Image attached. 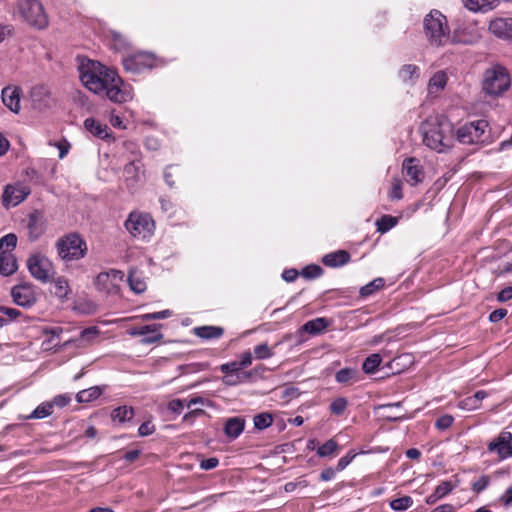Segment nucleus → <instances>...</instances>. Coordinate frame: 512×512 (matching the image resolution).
<instances>
[{
  "instance_id": "1",
  "label": "nucleus",
  "mask_w": 512,
  "mask_h": 512,
  "mask_svg": "<svg viewBox=\"0 0 512 512\" xmlns=\"http://www.w3.org/2000/svg\"><path fill=\"white\" fill-rule=\"evenodd\" d=\"M80 79L83 85L95 94L104 93L115 103H124L132 98L131 90L117 72L107 68L99 62L90 61L80 70Z\"/></svg>"
},
{
  "instance_id": "2",
  "label": "nucleus",
  "mask_w": 512,
  "mask_h": 512,
  "mask_svg": "<svg viewBox=\"0 0 512 512\" xmlns=\"http://www.w3.org/2000/svg\"><path fill=\"white\" fill-rule=\"evenodd\" d=\"M420 130L423 143L432 150L441 153L453 145V124L443 115L430 116L421 124Z\"/></svg>"
},
{
  "instance_id": "3",
  "label": "nucleus",
  "mask_w": 512,
  "mask_h": 512,
  "mask_svg": "<svg viewBox=\"0 0 512 512\" xmlns=\"http://www.w3.org/2000/svg\"><path fill=\"white\" fill-rule=\"evenodd\" d=\"M55 248L59 258L68 263L84 258L88 251L86 241L78 233H69L60 237Z\"/></svg>"
},
{
  "instance_id": "4",
  "label": "nucleus",
  "mask_w": 512,
  "mask_h": 512,
  "mask_svg": "<svg viewBox=\"0 0 512 512\" xmlns=\"http://www.w3.org/2000/svg\"><path fill=\"white\" fill-rule=\"evenodd\" d=\"M424 31L429 43L442 46L449 39L446 17L438 10H432L424 18Z\"/></svg>"
},
{
  "instance_id": "5",
  "label": "nucleus",
  "mask_w": 512,
  "mask_h": 512,
  "mask_svg": "<svg viewBox=\"0 0 512 512\" xmlns=\"http://www.w3.org/2000/svg\"><path fill=\"white\" fill-rule=\"evenodd\" d=\"M17 7L23 20L31 27L42 30L48 24V16L38 0H18Z\"/></svg>"
},
{
  "instance_id": "6",
  "label": "nucleus",
  "mask_w": 512,
  "mask_h": 512,
  "mask_svg": "<svg viewBox=\"0 0 512 512\" xmlns=\"http://www.w3.org/2000/svg\"><path fill=\"white\" fill-rule=\"evenodd\" d=\"M510 87V76L502 66H494L484 73L482 89L485 94L499 96Z\"/></svg>"
},
{
  "instance_id": "7",
  "label": "nucleus",
  "mask_w": 512,
  "mask_h": 512,
  "mask_svg": "<svg viewBox=\"0 0 512 512\" xmlns=\"http://www.w3.org/2000/svg\"><path fill=\"white\" fill-rule=\"evenodd\" d=\"M126 230L135 238L146 239L152 236L155 223L147 213L131 212L124 223Z\"/></svg>"
},
{
  "instance_id": "8",
  "label": "nucleus",
  "mask_w": 512,
  "mask_h": 512,
  "mask_svg": "<svg viewBox=\"0 0 512 512\" xmlns=\"http://www.w3.org/2000/svg\"><path fill=\"white\" fill-rule=\"evenodd\" d=\"M27 268L30 274L42 283L50 282L55 274L54 265L51 260L40 253L29 256Z\"/></svg>"
},
{
  "instance_id": "9",
  "label": "nucleus",
  "mask_w": 512,
  "mask_h": 512,
  "mask_svg": "<svg viewBox=\"0 0 512 512\" xmlns=\"http://www.w3.org/2000/svg\"><path fill=\"white\" fill-rule=\"evenodd\" d=\"M122 63L127 72L139 74L156 67L157 58L149 52H137L123 58Z\"/></svg>"
},
{
  "instance_id": "10",
  "label": "nucleus",
  "mask_w": 512,
  "mask_h": 512,
  "mask_svg": "<svg viewBox=\"0 0 512 512\" xmlns=\"http://www.w3.org/2000/svg\"><path fill=\"white\" fill-rule=\"evenodd\" d=\"M486 127L487 122L485 120L466 123L456 131V139L458 142L465 145L479 143Z\"/></svg>"
},
{
  "instance_id": "11",
  "label": "nucleus",
  "mask_w": 512,
  "mask_h": 512,
  "mask_svg": "<svg viewBox=\"0 0 512 512\" xmlns=\"http://www.w3.org/2000/svg\"><path fill=\"white\" fill-rule=\"evenodd\" d=\"M11 296L16 305L25 308L33 306L37 301L34 286L29 283L14 286L11 289Z\"/></svg>"
},
{
  "instance_id": "12",
  "label": "nucleus",
  "mask_w": 512,
  "mask_h": 512,
  "mask_svg": "<svg viewBox=\"0 0 512 512\" xmlns=\"http://www.w3.org/2000/svg\"><path fill=\"white\" fill-rule=\"evenodd\" d=\"M488 31L496 38L512 42V17H497L488 25Z\"/></svg>"
},
{
  "instance_id": "13",
  "label": "nucleus",
  "mask_w": 512,
  "mask_h": 512,
  "mask_svg": "<svg viewBox=\"0 0 512 512\" xmlns=\"http://www.w3.org/2000/svg\"><path fill=\"white\" fill-rule=\"evenodd\" d=\"M512 434L502 431L493 441L488 444V451L496 452L500 459L512 456Z\"/></svg>"
},
{
  "instance_id": "14",
  "label": "nucleus",
  "mask_w": 512,
  "mask_h": 512,
  "mask_svg": "<svg viewBox=\"0 0 512 512\" xmlns=\"http://www.w3.org/2000/svg\"><path fill=\"white\" fill-rule=\"evenodd\" d=\"M30 190L22 185H7L2 195L5 207L17 206L29 195Z\"/></svg>"
},
{
  "instance_id": "15",
  "label": "nucleus",
  "mask_w": 512,
  "mask_h": 512,
  "mask_svg": "<svg viewBox=\"0 0 512 512\" xmlns=\"http://www.w3.org/2000/svg\"><path fill=\"white\" fill-rule=\"evenodd\" d=\"M402 170L405 174L406 181L411 186H416L423 181L424 171L417 158L411 157L405 159L402 165Z\"/></svg>"
},
{
  "instance_id": "16",
  "label": "nucleus",
  "mask_w": 512,
  "mask_h": 512,
  "mask_svg": "<svg viewBox=\"0 0 512 512\" xmlns=\"http://www.w3.org/2000/svg\"><path fill=\"white\" fill-rule=\"evenodd\" d=\"M3 104L12 112L19 113L21 89L17 86H7L1 92Z\"/></svg>"
},
{
  "instance_id": "17",
  "label": "nucleus",
  "mask_w": 512,
  "mask_h": 512,
  "mask_svg": "<svg viewBox=\"0 0 512 512\" xmlns=\"http://www.w3.org/2000/svg\"><path fill=\"white\" fill-rule=\"evenodd\" d=\"M27 229L31 240H37L44 233L45 225L41 212L35 210L28 215Z\"/></svg>"
},
{
  "instance_id": "18",
  "label": "nucleus",
  "mask_w": 512,
  "mask_h": 512,
  "mask_svg": "<svg viewBox=\"0 0 512 512\" xmlns=\"http://www.w3.org/2000/svg\"><path fill=\"white\" fill-rule=\"evenodd\" d=\"M245 419L240 416L228 418L224 424V433L229 439H236L244 431Z\"/></svg>"
},
{
  "instance_id": "19",
  "label": "nucleus",
  "mask_w": 512,
  "mask_h": 512,
  "mask_svg": "<svg viewBox=\"0 0 512 512\" xmlns=\"http://www.w3.org/2000/svg\"><path fill=\"white\" fill-rule=\"evenodd\" d=\"M351 256L346 250H337L323 256L322 263L327 267H341L347 264Z\"/></svg>"
},
{
  "instance_id": "20",
  "label": "nucleus",
  "mask_w": 512,
  "mask_h": 512,
  "mask_svg": "<svg viewBox=\"0 0 512 512\" xmlns=\"http://www.w3.org/2000/svg\"><path fill=\"white\" fill-rule=\"evenodd\" d=\"M18 269L17 260L13 253L8 251L0 254V274L10 276Z\"/></svg>"
},
{
  "instance_id": "21",
  "label": "nucleus",
  "mask_w": 512,
  "mask_h": 512,
  "mask_svg": "<svg viewBox=\"0 0 512 512\" xmlns=\"http://www.w3.org/2000/svg\"><path fill=\"white\" fill-rule=\"evenodd\" d=\"M464 6L472 12H487L494 9L499 0H462Z\"/></svg>"
},
{
  "instance_id": "22",
  "label": "nucleus",
  "mask_w": 512,
  "mask_h": 512,
  "mask_svg": "<svg viewBox=\"0 0 512 512\" xmlns=\"http://www.w3.org/2000/svg\"><path fill=\"white\" fill-rule=\"evenodd\" d=\"M84 127L92 135H94L100 139H106L107 137H109L108 126L106 124H102L101 122L95 120L94 118H87L84 121Z\"/></svg>"
},
{
  "instance_id": "23",
  "label": "nucleus",
  "mask_w": 512,
  "mask_h": 512,
  "mask_svg": "<svg viewBox=\"0 0 512 512\" xmlns=\"http://www.w3.org/2000/svg\"><path fill=\"white\" fill-rule=\"evenodd\" d=\"M330 324L327 318L319 317L306 322L302 326V330L311 335H318L323 332Z\"/></svg>"
},
{
  "instance_id": "24",
  "label": "nucleus",
  "mask_w": 512,
  "mask_h": 512,
  "mask_svg": "<svg viewBox=\"0 0 512 512\" xmlns=\"http://www.w3.org/2000/svg\"><path fill=\"white\" fill-rule=\"evenodd\" d=\"M224 333V329L219 326H200L194 328V334L202 339H217Z\"/></svg>"
},
{
  "instance_id": "25",
  "label": "nucleus",
  "mask_w": 512,
  "mask_h": 512,
  "mask_svg": "<svg viewBox=\"0 0 512 512\" xmlns=\"http://www.w3.org/2000/svg\"><path fill=\"white\" fill-rule=\"evenodd\" d=\"M420 69L418 66L413 64H406L399 70V78L404 83L414 84L419 78Z\"/></svg>"
},
{
  "instance_id": "26",
  "label": "nucleus",
  "mask_w": 512,
  "mask_h": 512,
  "mask_svg": "<svg viewBox=\"0 0 512 512\" xmlns=\"http://www.w3.org/2000/svg\"><path fill=\"white\" fill-rule=\"evenodd\" d=\"M54 291L53 294L61 299H68V295L71 293L68 280L64 276H59L53 280Z\"/></svg>"
},
{
  "instance_id": "27",
  "label": "nucleus",
  "mask_w": 512,
  "mask_h": 512,
  "mask_svg": "<svg viewBox=\"0 0 512 512\" xmlns=\"http://www.w3.org/2000/svg\"><path fill=\"white\" fill-rule=\"evenodd\" d=\"M447 75L443 71H437L429 80L428 89L430 93H437L443 90L447 84Z\"/></svg>"
},
{
  "instance_id": "28",
  "label": "nucleus",
  "mask_w": 512,
  "mask_h": 512,
  "mask_svg": "<svg viewBox=\"0 0 512 512\" xmlns=\"http://www.w3.org/2000/svg\"><path fill=\"white\" fill-rule=\"evenodd\" d=\"M128 283L131 290L137 294H140L146 290V283L137 270H130L128 275Z\"/></svg>"
},
{
  "instance_id": "29",
  "label": "nucleus",
  "mask_w": 512,
  "mask_h": 512,
  "mask_svg": "<svg viewBox=\"0 0 512 512\" xmlns=\"http://www.w3.org/2000/svg\"><path fill=\"white\" fill-rule=\"evenodd\" d=\"M102 393L99 386H93L88 389L81 390L77 393L76 399L80 403H88L97 399Z\"/></svg>"
},
{
  "instance_id": "30",
  "label": "nucleus",
  "mask_w": 512,
  "mask_h": 512,
  "mask_svg": "<svg viewBox=\"0 0 512 512\" xmlns=\"http://www.w3.org/2000/svg\"><path fill=\"white\" fill-rule=\"evenodd\" d=\"M140 169L141 165L138 161H132L125 165L124 167V176L126 181L137 182L140 179Z\"/></svg>"
},
{
  "instance_id": "31",
  "label": "nucleus",
  "mask_w": 512,
  "mask_h": 512,
  "mask_svg": "<svg viewBox=\"0 0 512 512\" xmlns=\"http://www.w3.org/2000/svg\"><path fill=\"white\" fill-rule=\"evenodd\" d=\"M385 286V279L376 278L360 289L361 297H368Z\"/></svg>"
},
{
  "instance_id": "32",
  "label": "nucleus",
  "mask_w": 512,
  "mask_h": 512,
  "mask_svg": "<svg viewBox=\"0 0 512 512\" xmlns=\"http://www.w3.org/2000/svg\"><path fill=\"white\" fill-rule=\"evenodd\" d=\"M382 362V358L379 354H371L368 356L363 364L362 369L366 374H373Z\"/></svg>"
},
{
  "instance_id": "33",
  "label": "nucleus",
  "mask_w": 512,
  "mask_h": 512,
  "mask_svg": "<svg viewBox=\"0 0 512 512\" xmlns=\"http://www.w3.org/2000/svg\"><path fill=\"white\" fill-rule=\"evenodd\" d=\"M358 372L353 368H343L336 372L335 380L340 384H346L352 380H357Z\"/></svg>"
},
{
  "instance_id": "34",
  "label": "nucleus",
  "mask_w": 512,
  "mask_h": 512,
  "mask_svg": "<svg viewBox=\"0 0 512 512\" xmlns=\"http://www.w3.org/2000/svg\"><path fill=\"white\" fill-rule=\"evenodd\" d=\"M53 413V404L45 402L40 404L36 409L27 416V419H43L50 416Z\"/></svg>"
},
{
  "instance_id": "35",
  "label": "nucleus",
  "mask_w": 512,
  "mask_h": 512,
  "mask_svg": "<svg viewBox=\"0 0 512 512\" xmlns=\"http://www.w3.org/2000/svg\"><path fill=\"white\" fill-rule=\"evenodd\" d=\"M398 223V219L391 215H383L380 219L377 220L376 226L377 231L380 233H386L390 229H392Z\"/></svg>"
},
{
  "instance_id": "36",
  "label": "nucleus",
  "mask_w": 512,
  "mask_h": 512,
  "mask_svg": "<svg viewBox=\"0 0 512 512\" xmlns=\"http://www.w3.org/2000/svg\"><path fill=\"white\" fill-rule=\"evenodd\" d=\"M253 422H254V427L257 430H264V429L268 428L269 426H271V424L273 423V417L270 413L263 412V413H259V414L255 415L253 418Z\"/></svg>"
},
{
  "instance_id": "37",
  "label": "nucleus",
  "mask_w": 512,
  "mask_h": 512,
  "mask_svg": "<svg viewBox=\"0 0 512 512\" xmlns=\"http://www.w3.org/2000/svg\"><path fill=\"white\" fill-rule=\"evenodd\" d=\"M338 448H339L338 443L335 440L330 439L318 447L317 454L320 457L333 456L334 454L337 453Z\"/></svg>"
},
{
  "instance_id": "38",
  "label": "nucleus",
  "mask_w": 512,
  "mask_h": 512,
  "mask_svg": "<svg viewBox=\"0 0 512 512\" xmlns=\"http://www.w3.org/2000/svg\"><path fill=\"white\" fill-rule=\"evenodd\" d=\"M134 415L133 409L127 406H120L113 410L112 418L114 420H118L119 422H124L126 420H130Z\"/></svg>"
},
{
  "instance_id": "39",
  "label": "nucleus",
  "mask_w": 512,
  "mask_h": 512,
  "mask_svg": "<svg viewBox=\"0 0 512 512\" xmlns=\"http://www.w3.org/2000/svg\"><path fill=\"white\" fill-rule=\"evenodd\" d=\"M413 504V500L410 496H403L396 498L390 502L391 509L395 511H404L410 508Z\"/></svg>"
},
{
  "instance_id": "40",
  "label": "nucleus",
  "mask_w": 512,
  "mask_h": 512,
  "mask_svg": "<svg viewBox=\"0 0 512 512\" xmlns=\"http://www.w3.org/2000/svg\"><path fill=\"white\" fill-rule=\"evenodd\" d=\"M322 273L323 269L316 264L307 265L300 272L301 276L305 279H316L320 277Z\"/></svg>"
},
{
  "instance_id": "41",
  "label": "nucleus",
  "mask_w": 512,
  "mask_h": 512,
  "mask_svg": "<svg viewBox=\"0 0 512 512\" xmlns=\"http://www.w3.org/2000/svg\"><path fill=\"white\" fill-rule=\"evenodd\" d=\"M348 406V401L344 397H338L334 399L329 407V410L332 414L340 416L344 413Z\"/></svg>"
},
{
  "instance_id": "42",
  "label": "nucleus",
  "mask_w": 512,
  "mask_h": 512,
  "mask_svg": "<svg viewBox=\"0 0 512 512\" xmlns=\"http://www.w3.org/2000/svg\"><path fill=\"white\" fill-rule=\"evenodd\" d=\"M274 355L272 348L267 343H261L254 347V356L258 360L271 358Z\"/></svg>"
},
{
  "instance_id": "43",
  "label": "nucleus",
  "mask_w": 512,
  "mask_h": 512,
  "mask_svg": "<svg viewBox=\"0 0 512 512\" xmlns=\"http://www.w3.org/2000/svg\"><path fill=\"white\" fill-rule=\"evenodd\" d=\"M161 324H153V325H145V326H142V327H135V328H131L128 333L131 335V336H138V335H143L145 336L146 334L150 333V332H155V330H159L161 328Z\"/></svg>"
},
{
  "instance_id": "44",
  "label": "nucleus",
  "mask_w": 512,
  "mask_h": 512,
  "mask_svg": "<svg viewBox=\"0 0 512 512\" xmlns=\"http://www.w3.org/2000/svg\"><path fill=\"white\" fill-rule=\"evenodd\" d=\"M247 377V373H227L223 378V382L227 385L233 386L239 384L244 378Z\"/></svg>"
},
{
  "instance_id": "45",
  "label": "nucleus",
  "mask_w": 512,
  "mask_h": 512,
  "mask_svg": "<svg viewBox=\"0 0 512 512\" xmlns=\"http://www.w3.org/2000/svg\"><path fill=\"white\" fill-rule=\"evenodd\" d=\"M453 422H454V417L450 414H445V415L440 416L436 420L435 427L438 430L444 431V430L450 428L452 426Z\"/></svg>"
},
{
  "instance_id": "46",
  "label": "nucleus",
  "mask_w": 512,
  "mask_h": 512,
  "mask_svg": "<svg viewBox=\"0 0 512 512\" xmlns=\"http://www.w3.org/2000/svg\"><path fill=\"white\" fill-rule=\"evenodd\" d=\"M454 487L455 486L450 481H443L435 488L434 492L436 493V496L442 499L448 495Z\"/></svg>"
},
{
  "instance_id": "47",
  "label": "nucleus",
  "mask_w": 512,
  "mask_h": 512,
  "mask_svg": "<svg viewBox=\"0 0 512 512\" xmlns=\"http://www.w3.org/2000/svg\"><path fill=\"white\" fill-rule=\"evenodd\" d=\"M186 407V400L173 399L168 403V410L172 413L180 414Z\"/></svg>"
},
{
  "instance_id": "48",
  "label": "nucleus",
  "mask_w": 512,
  "mask_h": 512,
  "mask_svg": "<svg viewBox=\"0 0 512 512\" xmlns=\"http://www.w3.org/2000/svg\"><path fill=\"white\" fill-rule=\"evenodd\" d=\"M110 279V273L107 272H101L97 275L95 280V285L99 290H106L108 289V281Z\"/></svg>"
},
{
  "instance_id": "49",
  "label": "nucleus",
  "mask_w": 512,
  "mask_h": 512,
  "mask_svg": "<svg viewBox=\"0 0 512 512\" xmlns=\"http://www.w3.org/2000/svg\"><path fill=\"white\" fill-rule=\"evenodd\" d=\"M356 453H353V451L348 452L345 456L341 457L337 463L336 470L342 471L344 470L351 461L355 458Z\"/></svg>"
},
{
  "instance_id": "50",
  "label": "nucleus",
  "mask_w": 512,
  "mask_h": 512,
  "mask_svg": "<svg viewBox=\"0 0 512 512\" xmlns=\"http://www.w3.org/2000/svg\"><path fill=\"white\" fill-rule=\"evenodd\" d=\"M204 414H205V411L203 409L193 408V409H191V411H189L188 413H186L183 416V422L192 424L197 417L204 415Z\"/></svg>"
},
{
  "instance_id": "51",
  "label": "nucleus",
  "mask_w": 512,
  "mask_h": 512,
  "mask_svg": "<svg viewBox=\"0 0 512 512\" xmlns=\"http://www.w3.org/2000/svg\"><path fill=\"white\" fill-rule=\"evenodd\" d=\"M458 408L462 410H475L478 409V405L475 403V400L472 396L466 397L465 399L458 402Z\"/></svg>"
},
{
  "instance_id": "52",
  "label": "nucleus",
  "mask_w": 512,
  "mask_h": 512,
  "mask_svg": "<svg viewBox=\"0 0 512 512\" xmlns=\"http://www.w3.org/2000/svg\"><path fill=\"white\" fill-rule=\"evenodd\" d=\"M221 372L227 373H240L241 368L237 361L228 362L220 366Z\"/></svg>"
},
{
  "instance_id": "53",
  "label": "nucleus",
  "mask_w": 512,
  "mask_h": 512,
  "mask_svg": "<svg viewBox=\"0 0 512 512\" xmlns=\"http://www.w3.org/2000/svg\"><path fill=\"white\" fill-rule=\"evenodd\" d=\"M163 335L159 332V330H155V332H150L145 335V337L141 340L143 344H153L162 340Z\"/></svg>"
},
{
  "instance_id": "54",
  "label": "nucleus",
  "mask_w": 512,
  "mask_h": 512,
  "mask_svg": "<svg viewBox=\"0 0 512 512\" xmlns=\"http://www.w3.org/2000/svg\"><path fill=\"white\" fill-rule=\"evenodd\" d=\"M155 431V426L152 424L151 421H145L143 422L139 429L138 434L142 437L151 435Z\"/></svg>"
},
{
  "instance_id": "55",
  "label": "nucleus",
  "mask_w": 512,
  "mask_h": 512,
  "mask_svg": "<svg viewBox=\"0 0 512 512\" xmlns=\"http://www.w3.org/2000/svg\"><path fill=\"white\" fill-rule=\"evenodd\" d=\"M0 313L6 315L10 321L17 319L21 312L15 308L0 306Z\"/></svg>"
},
{
  "instance_id": "56",
  "label": "nucleus",
  "mask_w": 512,
  "mask_h": 512,
  "mask_svg": "<svg viewBox=\"0 0 512 512\" xmlns=\"http://www.w3.org/2000/svg\"><path fill=\"white\" fill-rule=\"evenodd\" d=\"M218 464H219L218 458L211 457V458H208V459H203L200 462V467L203 470H211V469L216 468L218 466Z\"/></svg>"
},
{
  "instance_id": "57",
  "label": "nucleus",
  "mask_w": 512,
  "mask_h": 512,
  "mask_svg": "<svg viewBox=\"0 0 512 512\" xmlns=\"http://www.w3.org/2000/svg\"><path fill=\"white\" fill-rule=\"evenodd\" d=\"M489 484V478L487 476L480 477L476 482L473 483L472 489L475 492L483 491Z\"/></svg>"
},
{
  "instance_id": "58",
  "label": "nucleus",
  "mask_w": 512,
  "mask_h": 512,
  "mask_svg": "<svg viewBox=\"0 0 512 512\" xmlns=\"http://www.w3.org/2000/svg\"><path fill=\"white\" fill-rule=\"evenodd\" d=\"M507 315V310L503 308L492 311L489 315L490 322L496 323L502 320Z\"/></svg>"
},
{
  "instance_id": "59",
  "label": "nucleus",
  "mask_w": 512,
  "mask_h": 512,
  "mask_svg": "<svg viewBox=\"0 0 512 512\" xmlns=\"http://www.w3.org/2000/svg\"><path fill=\"white\" fill-rule=\"evenodd\" d=\"M510 299H512V287L511 286L505 287L497 295V300L500 302H506Z\"/></svg>"
},
{
  "instance_id": "60",
  "label": "nucleus",
  "mask_w": 512,
  "mask_h": 512,
  "mask_svg": "<svg viewBox=\"0 0 512 512\" xmlns=\"http://www.w3.org/2000/svg\"><path fill=\"white\" fill-rule=\"evenodd\" d=\"M241 370L250 366L252 363V354L250 351H246L241 355V360L237 361Z\"/></svg>"
},
{
  "instance_id": "61",
  "label": "nucleus",
  "mask_w": 512,
  "mask_h": 512,
  "mask_svg": "<svg viewBox=\"0 0 512 512\" xmlns=\"http://www.w3.org/2000/svg\"><path fill=\"white\" fill-rule=\"evenodd\" d=\"M299 272L296 269H287L282 273V278L286 282H293L298 277Z\"/></svg>"
},
{
  "instance_id": "62",
  "label": "nucleus",
  "mask_w": 512,
  "mask_h": 512,
  "mask_svg": "<svg viewBox=\"0 0 512 512\" xmlns=\"http://www.w3.org/2000/svg\"><path fill=\"white\" fill-rule=\"evenodd\" d=\"M98 333H99V331H98L97 327H95V326L89 327L80 332V339L81 340L89 339L90 336H95Z\"/></svg>"
},
{
  "instance_id": "63",
  "label": "nucleus",
  "mask_w": 512,
  "mask_h": 512,
  "mask_svg": "<svg viewBox=\"0 0 512 512\" xmlns=\"http://www.w3.org/2000/svg\"><path fill=\"white\" fill-rule=\"evenodd\" d=\"M335 474H336V470L329 467V468L322 470V472L320 474V479L322 481H330L335 477Z\"/></svg>"
},
{
  "instance_id": "64",
  "label": "nucleus",
  "mask_w": 512,
  "mask_h": 512,
  "mask_svg": "<svg viewBox=\"0 0 512 512\" xmlns=\"http://www.w3.org/2000/svg\"><path fill=\"white\" fill-rule=\"evenodd\" d=\"M500 501L505 505L509 506L512 504V485L505 491L500 497Z\"/></svg>"
}]
</instances>
